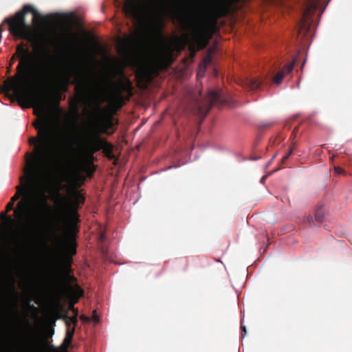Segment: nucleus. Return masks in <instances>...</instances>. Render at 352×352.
Listing matches in <instances>:
<instances>
[{
	"mask_svg": "<svg viewBox=\"0 0 352 352\" xmlns=\"http://www.w3.org/2000/svg\"><path fill=\"white\" fill-rule=\"evenodd\" d=\"M33 126L37 136L29 138V144L34 145L32 160L27 162L25 175L20 177L21 184L16 187V193L10 201L14 204L21 198L14 209V217L25 220V245L23 249L30 252L50 208L45 193H36L35 185L39 174L47 166L58 164L63 160L67 145L65 140L58 144L55 142L56 129L46 118L39 120Z\"/></svg>",
	"mask_w": 352,
	"mask_h": 352,
	"instance_id": "obj_1",
	"label": "nucleus"
},
{
	"mask_svg": "<svg viewBox=\"0 0 352 352\" xmlns=\"http://www.w3.org/2000/svg\"><path fill=\"white\" fill-rule=\"evenodd\" d=\"M16 58H20L16 68V74L5 80V89L8 92L12 91L17 99L26 103L27 107L34 109V113L41 116L34 123L43 118L52 123L45 113L52 100L59 105L61 91L67 90L74 71V63L61 67L60 65L51 66L32 78V73L30 72L32 71L33 56L28 49L25 48L23 43L17 46L16 53L10 58V67Z\"/></svg>",
	"mask_w": 352,
	"mask_h": 352,
	"instance_id": "obj_2",
	"label": "nucleus"
},
{
	"mask_svg": "<svg viewBox=\"0 0 352 352\" xmlns=\"http://www.w3.org/2000/svg\"><path fill=\"white\" fill-rule=\"evenodd\" d=\"M57 196L60 199L57 205L59 211L58 222L65 223L69 227L67 237L58 233L57 229H53L51 236L56 246L63 249L67 256H72L76 254V232H78L77 224L80 222V215L78 210L84 204V195L76 189L69 191L70 197H63L58 192Z\"/></svg>",
	"mask_w": 352,
	"mask_h": 352,
	"instance_id": "obj_3",
	"label": "nucleus"
},
{
	"mask_svg": "<svg viewBox=\"0 0 352 352\" xmlns=\"http://www.w3.org/2000/svg\"><path fill=\"white\" fill-rule=\"evenodd\" d=\"M30 251L23 249L19 253H15V257H11L8 251L3 250L0 245V303L10 302L14 294L16 285L15 276L21 274L30 256Z\"/></svg>",
	"mask_w": 352,
	"mask_h": 352,
	"instance_id": "obj_4",
	"label": "nucleus"
},
{
	"mask_svg": "<svg viewBox=\"0 0 352 352\" xmlns=\"http://www.w3.org/2000/svg\"><path fill=\"white\" fill-rule=\"evenodd\" d=\"M77 88L80 89L82 94L89 91L91 96L93 106L89 113L88 135H92L94 131L99 133L98 129L100 132L107 133L108 129L113 128L114 124L111 116L108 113L107 107H101L103 101L102 95L94 75L90 74L89 79L81 82Z\"/></svg>",
	"mask_w": 352,
	"mask_h": 352,
	"instance_id": "obj_5",
	"label": "nucleus"
},
{
	"mask_svg": "<svg viewBox=\"0 0 352 352\" xmlns=\"http://www.w3.org/2000/svg\"><path fill=\"white\" fill-rule=\"evenodd\" d=\"M230 6V0H208V14L204 20L201 0H199V50L206 47L213 35L217 33L218 20L228 13Z\"/></svg>",
	"mask_w": 352,
	"mask_h": 352,
	"instance_id": "obj_6",
	"label": "nucleus"
},
{
	"mask_svg": "<svg viewBox=\"0 0 352 352\" xmlns=\"http://www.w3.org/2000/svg\"><path fill=\"white\" fill-rule=\"evenodd\" d=\"M14 204L12 201H9L6 206V210L3 211L0 213V245L3 246V250L8 251V249L6 248L7 245L8 244V239L10 236H13V234H16V230L13 228V226L16 225V223H19L18 225L21 226V220H18L16 217L14 219L12 215L8 214V213L11 211H14ZM25 223H23V228H25ZM25 231V229L23 230ZM23 240L21 241L19 248L17 249V251L15 253H19L23 251V246L25 245L24 243H25V232H23Z\"/></svg>",
	"mask_w": 352,
	"mask_h": 352,
	"instance_id": "obj_7",
	"label": "nucleus"
},
{
	"mask_svg": "<svg viewBox=\"0 0 352 352\" xmlns=\"http://www.w3.org/2000/svg\"><path fill=\"white\" fill-rule=\"evenodd\" d=\"M31 12L36 17L38 14L37 11L30 5H25L23 8L17 12L14 16L6 18L4 20L9 26V31L13 36L28 41L32 40V28L26 23L25 16Z\"/></svg>",
	"mask_w": 352,
	"mask_h": 352,
	"instance_id": "obj_8",
	"label": "nucleus"
},
{
	"mask_svg": "<svg viewBox=\"0 0 352 352\" xmlns=\"http://www.w3.org/2000/svg\"><path fill=\"white\" fill-rule=\"evenodd\" d=\"M84 145L89 151L91 156L98 151L102 150L104 155L109 159L113 160L115 157L113 153V144L108 142L104 138H101L98 133L95 131L92 133V135H87Z\"/></svg>",
	"mask_w": 352,
	"mask_h": 352,
	"instance_id": "obj_9",
	"label": "nucleus"
},
{
	"mask_svg": "<svg viewBox=\"0 0 352 352\" xmlns=\"http://www.w3.org/2000/svg\"><path fill=\"white\" fill-rule=\"evenodd\" d=\"M49 350L58 352L54 346H47L46 342L42 343L36 337H32L26 342H17L11 345V352H43Z\"/></svg>",
	"mask_w": 352,
	"mask_h": 352,
	"instance_id": "obj_10",
	"label": "nucleus"
},
{
	"mask_svg": "<svg viewBox=\"0 0 352 352\" xmlns=\"http://www.w3.org/2000/svg\"><path fill=\"white\" fill-rule=\"evenodd\" d=\"M226 103V99L224 98L222 91H210L204 102H201L199 100V124L213 105L217 104H223Z\"/></svg>",
	"mask_w": 352,
	"mask_h": 352,
	"instance_id": "obj_11",
	"label": "nucleus"
},
{
	"mask_svg": "<svg viewBox=\"0 0 352 352\" xmlns=\"http://www.w3.org/2000/svg\"><path fill=\"white\" fill-rule=\"evenodd\" d=\"M125 14L136 21H141L145 16V8L139 0H125L124 5Z\"/></svg>",
	"mask_w": 352,
	"mask_h": 352,
	"instance_id": "obj_12",
	"label": "nucleus"
},
{
	"mask_svg": "<svg viewBox=\"0 0 352 352\" xmlns=\"http://www.w3.org/2000/svg\"><path fill=\"white\" fill-rule=\"evenodd\" d=\"M173 51L172 46L169 45L157 50L155 60L162 67L166 68L173 63Z\"/></svg>",
	"mask_w": 352,
	"mask_h": 352,
	"instance_id": "obj_13",
	"label": "nucleus"
},
{
	"mask_svg": "<svg viewBox=\"0 0 352 352\" xmlns=\"http://www.w3.org/2000/svg\"><path fill=\"white\" fill-rule=\"evenodd\" d=\"M84 151V158L80 164L81 170L85 173L87 177H92L94 172L96 171V168L94 164V160L95 159L94 155L91 156L89 155V151L87 148L84 145L83 148Z\"/></svg>",
	"mask_w": 352,
	"mask_h": 352,
	"instance_id": "obj_14",
	"label": "nucleus"
},
{
	"mask_svg": "<svg viewBox=\"0 0 352 352\" xmlns=\"http://www.w3.org/2000/svg\"><path fill=\"white\" fill-rule=\"evenodd\" d=\"M217 49V44L215 43L208 50L206 55L204 57L202 62H199V78L204 74V69L212 65V57Z\"/></svg>",
	"mask_w": 352,
	"mask_h": 352,
	"instance_id": "obj_15",
	"label": "nucleus"
},
{
	"mask_svg": "<svg viewBox=\"0 0 352 352\" xmlns=\"http://www.w3.org/2000/svg\"><path fill=\"white\" fill-rule=\"evenodd\" d=\"M296 64V60H294L292 62H291L290 63L285 65L280 71H278L276 74L274 76V78H272V81L274 84L276 85H279L280 84V82H282L284 76L286 75V74H290L293 69H294V67Z\"/></svg>",
	"mask_w": 352,
	"mask_h": 352,
	"instance_id": "obj_16",
	"label": "nucleus"
},
{
	"mask_svg": "<svg viewBox=\"0 0 352 352\" xmlns=\"http://www.w3.org/2000/svg\"><path fill=\"white\" fill-rule=\"evenodd\" d=\"M263 79L257 78H246L243 80V86L249 90L254 91L260 88L263 83Z\"/></svg>",
	"mask_w": 352,
	"mask_h": 352,
	"instance_id": "obj_17",
	"label": "nucleus"
},
{
	"mask_svg": "<svg viewBox=\"0 0 352 352\" xmlns=\"http://www.w3.org/2000/svg\"><path fill=\"white\" fill-rule=\"evenodd\" d=\"M125 104L124 98L120 89H116L111 100V105L115 110L119 109Z\"/></svg>",
	"mask_w": 352,
	"mask_h": 352,
	"instance_id": "obj_18",
	"label": "nucleus"
},
{
	"mask_svg": "<svg viewBox=\"0 0 352 352\" xmlns=\"http://www.w3.org/2000/svg\"><path fill=\"white\" fill-rule=\"evenodd\" d=\"M171 45L177 52H180L184 49L186 42L184 38L181 36H175L171 41Z\"/></svg>",
	"mask_w": 352,
	"mask_h": 352,
	"instance_id": "obj_19",
	"label": "nucleus"
},
{
	"mask_svg": "<svg viewBox=\"0 0 352 352\" xmlns=\"http://www.w3.org/2000/svg\"><path fill=\"white\" fill-rule=\"evenodd\" d=\"M69 291L70 294L76 298L74 303L76 302L78 299L83 296V290L78 285H76L74 287L69 285Z\"/></svg>",
	"mask_w": 352,
	"mask_h": 352,
	"instance_id": "obj_20",
	"label": "nucleus"
},
{
	"mask_svg": "<svg viewBox=\"0 0 352 352\" xmlns=\"http://www.w3.org/2000/svg\"><path fill=\"white\" fill-rule=\"evenodd\" d=\"M137 77L144 83L143 87H146L152 80L151 74L146 70L140 72Z\"/></svg>",
	"mask_w": 352,
	"mask_h": 352,
	"instance_id": "obj_21",
	"label": "nucleus"
},
{
	"mask_svg": "<svg viewBox=\"0 0 352 352\" xmlns=\"http://www.w3.org/2000/svg\"><path fill=\"white\" fill-rule=\"evenodd\" d=\"M120 85L122 90L129 94L130 96L132 95L133 86L130 80H127L125 82H121Z\"/></svg>",
	"mask_w": 352,
	"mask_h": 352,
	"instance_id": "obj_22",
	"label": "nucleus"
},
{
	"mask_svg": "<svg viewBox=\"0 0 352 352\" xmlns=\"http://www.w3.org/2000/svg\"><path fill=\"white\" fill-rule=\"evenodd\" d=\"M72 338L65 336L61 345V349L64 352H67L68 348L72 345Z\"/></svg>",
	"mask_w": 352,
	"mask_h": 352,
	"instance_id": "obj_23",
	"label": "nucleus"
},
{
	"mask_svg": "<svg viewBox=\"0 0 352 352\" xmlns=\"http://www.w3.org/2000/svg\"><path fill=\"white\" fill-rule=\"evenodd\" d=\"M72 338L65 336L61 345V349L64 352H67L68 348L72 345Z\"/></svg>",
	"mask_w": 352,
	"mask_h": 352,
	"instance_id": "obj_24",
	"label": "nucleus"
},
{
	"mask_svg": "<svg viewBox=\"0 0 352 352\" xmlns=\"http://www.w3.org/2000/svg\"><path fill=\"white\" fill-rule=\"evenodd\" d=\"M324 219V210L322 207L318 208L315 213V220L317 222H322Z\"/></svg>",
	"mask_w": 352,
	"mask_h": 352,
	"instance_id": "obj_25",
	"label": "nucleus"
},
{
	"mask_svg": "<svg viewBox=\"0 0 352 352\" xmlns=\"http://www.w3.org/2000/svg\"><path fill=\"white\" fill-rule=\"evenodd\" d=\"M67 325V331H66V336L71 337L73 338L74 332H75V327H73L72 328L70 327V324L69 322H66Z\"/></svg>",
	"mask_w": 352,
	"mask_h": 352,
	"instance_id": "obj_26",
	"label": "nucleus"
},
{
	"mask_svg": "<svg viewBox=\"0 0 352 352\" xmlns=\"http://www.w3.org/2000/svg\"><path fill=\"white\" fill-rule=\"evenodd\" d=\"M78 316H73L69 318H68L69 320H67L66 322H69V324L72 323L74 324V327H75L78 322Z\"/></svg>",
	"mask_w": 352,
	"mask_h": 352,
	"instance_id": "obj_27",
	"label": "nucleus"
},
{
	"mask_svg": "<svg viewBox=\"0 0 352 352\" xmlns=\"http://www.w3.org/2000/svg\"><path fill=\"white\" fill-rule=\"evenodd\" d=\"M293 151H294V148H291L289 151L288 152V153L287 155H285L283 158H282V160H281V162L282 164H284L285 163V162L289 159V157L292 155V154L293 153Z\"/></svg>",
	"mask_w": 352,
	"mask_h": 352,
	"instance_id": "obj_28",
	"label": "nucleus"
},
{
	"mask_svg": "<svg viewBox=\"0 0 352 352\" xmlns=\"http://www.w3.org/2000/svg\"><path fill=\"white\" fill-rule=\"evenodd\" d=\"M304 222L310 224L313 222V217L311 214L305 217Z\"/></svg>",
	"mask_w": 352,
	"mask_h": 352,
	"instance_id": "obj_29",
	"label": "nucleus"
},
{
	"mask_svg": "<svg viewBox=\"0 0 352 352\" xmlns=\"http://www.w3.org/2000/svg\"><path fill=\"white\" fill-rule=\"evenodd\" d=\"M69 309H70L71 311H72V312L74 313V316H78V309H76V308L74 307V304H72V305H71L69 306Z\"/></svg>",
	"mask_w": 352,
	"mask_h": 352,
	"instance_id": "obj_30",
	"label": "nucleus"
},
{
	"mask_svg": "<svg viewBox=\"0 0 352 352\" xmlns=\"http://www.w3.org/2000/svg\"><path fill=\"white\" fill-rule=\"evenodd\" d=\"M334 170L337 174H342L344 172V170L339 166H336L334 168Z\"/></svg>",
	"mask_w": 352,
	"mask_h": 352,
	"instance_id": "obj_31",
	"label": "nucleus"
},
{
	"mask_svg": "<svg viewBox=\"0 0 352 352\" xmlns=\"http://www.w3.org/2000/svg\"><path fill=\"white\" fill-rule=\"evenodd\" d=\"M241 336H242V338H243L246 333V328L245 326H243L241 324Z\"/></svg>",
	"mask_w": 352,
	"mask_h": 352,
	"instance_id": "obj_32",
	"label": "nucleus"
},
{
	"mask_svg": "<svg viewBox=\"0 0 352 352\" xmlns=\"http://www.w3.org/2000/svg\"><path fill=\"white\" fill-rule=\"evenodd\" d=\"M212 72H213V75H214V76H217V74H218V72H217V69H216V68H212Z\"/></svg>",
	"mask_w": 352,
	"mask_h": 352,
	"instance_id": "obj_33",
	"label": "nucleus"
},
{
	"mask_svg": "<svg viewBox=\"0 0 352 352\" xmlns=\"http://www.w3.org/2000/svg\"><path fill=\"white\" fill-rule=\"evenodd\" d=\"M265 179V176L261 178V182H264Z\"/></svg>",
	"mask_w": 352,
	"mask_h": 352,
	"instance_id": "obj_34",
	"label": "nucleus"
},
{
	"mask_svg": "<svg viewBox=\"0 0 352 352\" xmlns=\"http://www.w3.org/2000/svg\"><path fill=\"white\" fill-rule=\"evenodd\" d=\"M195 76H196V78H198V70L196 71V75Z\"/></svg>",
	"mask_w": 352,
	"mask_h": 352,
	"instance_id": "obj_35",
	"label": "nucleus"
},
{
	"mask_svg": "<svg viewBox=\"0 0 352 352\" xmlns=\"http://www.w3.org/2000/svg\"><path fill=\"white\" fill-rule=\"evenodd\" d=\"M69 263H70V261H68L67 268H69Z\"/></svg>",
	"mask_w": 352,
	"mask_h": 352,
	"instance_id": "obj_36",
	"label": "nucleus"
},
{
	"mask_svg": "<svg viewBox=\"0 0 352 352\" xmlns=\"http://www.w3.org/2000/svg\"><path fill=\"white\" fill-rule=\"evenodd\" d=\"M59 228V226H58V224L56 223V228Z\"/></svg>",
	"mask_w": 352,
	"mask_h": 352,
	"instance_id": "obj_37",
	"label": "nucleus"
},
{
	"mask_svg": "<svg viewBox=\"0 0 352 352\" xmlns=\"http://www.w3.org/2000/svg\"><path fill=\"white\" fill-rule=\"evenodd\" d=\"M75 108L77 109V104H75Z\"/></svg>",
	"mask_w": 352,
	"mask_h": 352,
	"instance_id": "obj_38",
	"label": "nucleus"
},
{
	"mask_svg": "<svg viewBox=\"0 0 352 352\" xmlns=\"http://www.w3.org/2000/svg\"><path fill=\"white\" fill-rule=\"evenodd\" d=\"M295 131H292V135H294Z\"/></svg>",
	"mask_w": 352,
	"mask_h": 352,
	"instance_id": "obj_39",
	"label": "nucleus"
}]
</instances>
